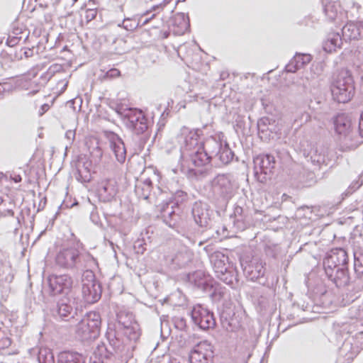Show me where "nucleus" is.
I'll return each mask as SVG.
<instances>
[{"label": "nucleus", "mask_w": 363, "mask_h": 363, "mask_svg": "<svg viewBox=\"0 0 363 363\" xmlns=\"http://www.w3.org/2000/svg\"><path fill=\"white\" fill-rule=\"evenodd\" d=\"M241 265L244 274L251 281H255L264 275L265 263L259 258L253 257L249 261L242 260Z\"/></svg>", "instance_id": "obj_15"}, {"label": "nucleus", "mask_w": 363, "mask_h": 363, "mask_svg": "<svg viewBox=\"0 0 363 363\" xmlns=\"http://www.w3.org/2000/svg\"><path fill=\"white\" fill-rule=\"evenodd\" d=\"M6 84H0V99H3L8 92V89L6 88Z\"/></svg>", "instance_id": "obj_53"}, {"label": "nucleus", "mask_w": 363, "mask_h": 363, "mask_svg": "<svg viewBox=\"0 0 363 363\" xmlns=\"http://www.w3.org/2000/svg\"><path fill=\"white\" fill-rule=\"evenodd\" d=\"M213 191L224 199H229L233 193V177L230 174L217 175L212 181Z\"/></svg>", "instance_id": "obj_13"}, {"label": "nucleus", "mask_w": 363, "mask_h": 363, "mask_svg": "<svg viewBox=\"0 0 363 363\" xmlns=\"http://www.w3.org/2000/svg\"><path fill=\"white\" fill-rule=\"evenodd\" d=\"M175 327L180 330H184L186 328V320L183 318H176L174 319Z\"/></svg>", "instance_id": "obj_47"}, {"label": "nucleus", "mask_w": 363, "mask_h": 363, "mask_svg": "<svg viewBox=\"0 0 363 363\" xmlns=\"http://www.w3.org/2000/svg\"><path fill=\"white\" fill-rule=\"evenodd\" d=\"M362 185V182H359V180L352 182L348 188L349 193H352V192L356 191Z\"/></svg>", "instance_id": "obj_49"}, {"label": "nucleus", "mask_w": 363, "mask_h": 363, "mask_svg": "<svg viewBox=\"0 0 363 363\" xmlns=\"http://www.w3.org/2000/svg\"><path fill=\"white\" fill-rule=\"evenodd\" d=\"M38 359L39 363H55L52 352L46 348H41L39 350Z\"/></svg>", "instance_id": "obj_40"}, {"label": "nucleus", "mask_w": 363, "mask_h": 363, "mask_svg": "<svg viewBox=\"0 0 363 363\" xmlns=\"http://www.w3.org/2000/svg\"><path fill=\"white\" fill-rule=\"evenodd\" d=\"M180 209L174 206L173 204L166 203L161 206L160 216L169 227L174 228L180 220Z\"/></svg>", "instance_id": "obj_18"}, {"label": "nucleus", "mask_w": 363, "mask_h": 363, "mask_svg": "<svg viewBox=\"0 0 363 363\" xmlns=\"http://www.w3.org/2000/svg\"><path fill=\"white\" fill-rule=\"evenodd\" d=\"M50 294L52 296L68 294L73 285V279L69 274L50 275L48 279Z\"/></svg>", "instance_id": "obj_12"}, {"label": "nucleus", "mask_w": 363, "mask_h": 363, "mask_svg": "<svg viewBox=\"0 0 363 363\" xmlns=\"http://www.w3.org/2000/svg\"><path fill=\"white\" fill-rule=\"evenodd\" d=\"M221 324L223 328L228 332L235 331L238 328V324L234 322L233 319L228 320L221 317Z\"/></svg>", "instance_id": "obj_43"}, {"label": "nucleus", "mask_w": 363, "mask_h": 363, "mask_svg": "<svg viewBox=\"0 0 363 363\" xmlns=\"http://www.w3.org/2000/svg\"><path fill=\"white\" fill-rule=\"evenodd\" d=\"M359 75L363 84V65L358 67Z\"/></svg>", "instance_id": "obj_60"}, {"label": "nucleus", "mask_w": 363, "mask_h": 363, "mask_svg": "<svg viewBox=\"0 0 363 363\" xmlns=\"http://www.w3.org/2000/svg\"><path fill=\"white\" fill-rule=\"evenodd\" d=\"M340 350L342 352H347L346 355H348V359L353 358V357L356 356L359 352L357 348L352 347V343L349 340L344 342Z\"/></svg>", "instance_id": "obj_41"}, {"label": "nucleus", "mask_w": 363, "mask_h": 363, "mask_svg": "<svg viewBox=\"0 0 363 363\" xmlns=\"http://www.w3.org/2000/svg\"><path fill=\"white\" fill-rule=\"evenodd\" d=\"M363 22L347 23L342 29V36L347 40H358L362 36Z\"/></svg>", "instance_id": "obj_26"}, {"label": "nucleus", "mask_w": 363, "mask_h": 363, "mask_svg": "<svg viewBox=\"0 0 363 363\" xmlns=\"http://www.w3.org/2000/svg\"><path fill=\"white\" fill-rule=\"evenodd\" d=\"M11 345V340L7 337L0 339V350L9 348Z\"/></svg>", "instance_id": "obj_48"}, {"label": "nucleus", "mask_w": 363, "mask_h": 363, "mask_svg": "<svg viewBox=\"0 0 363 363\" xmlns=\"http://www.w3.org/2000/svg\"><path fill=\"white\" fill-rule=\"evenodd\" d=\"M123 28L128 31H133L140 26V21L135 18H127L122 22Z\"/></svg>", "instance_id": "obj_42"}, {"label": "nucleus", "mask_w": 363, "mask_h": 363, "mask_svg": "<svg viewBox=\"0 0 363 363\" xmlns=\"http://www.w3.org/2000/svg\"><path fill=\"white\" fill-rule=\"evenodd\" d=\"M22 36H15L10 35L8 39V45L9 46H13L16 45L20 40H21Z\"/></svg>", "instance_id": "obj_50"}, {"label": "nucleus", "mask_w": 363, "mask_h": 363, "mask_svg": "<svg viewBox=\"0 0 363 363\" xmlns=\"http://www.w3.org/2000/svg\"><path fill=\"white\" fill-rule=\"evenodd\" d=\"M306 157L314 165L320 166L325 163V154L322 147H313Z\"/></svg>", "instance_id": "obj_32"}, {"label": "nucleus", "mask_w": 363, "mask_h": 363, "mask_svg": "<svg viewBox=\"0 0 363 363\" xmlns=\"http://www.w3.org/2000/svg\"><path fill=\"white\" fill-rule=\"evenodd\" d=\"M12 279H13V277L11 275L9 274L5 277V281L10 282V281H11Z\"/></svg>", "instance_id": "obj_62"}, {"label": "nucleus", "mask_w": 363, "mask_h": 363, "mask_svg": "<svg viewBox=\"0 0 363 363\" xmlns=\"http://www.w3.org/2000/svg\"><path fill=\"white\" fill-rule=\"evenodd\" d=\"M213 211L210 206L201 201L194 203L191 215L195 223L200 227H207L211 221Z\"/></svg>", "instance_id": "obj_14"}, {"label": "nucleus", "mask_w": 363, "mask_h": 363, "mask_svg": "<svg viewBox=\"0 0 363 363\" xmlns=\"http://www.w3.org/2000/svg\"><path fill=\"white\" fill-rule=\"evenodd\" d=\"M189 279L194 282L196 286L203 291H208L213 288L212 284L209 283V277L206 276L202 271L195 272L189 277Z\"/></svg>", "instance_id": "obj_29"}, {"label": "nucleus", "mask_w": 363, "mask_h": 363, "mask_svg": "<svg viewBox=\"0 0 363 363\" xmlns=\"http://www.w3.org/2000/svg\"><path fill=\"white\" fill-rule=\"evenodd\" d=\"M125 125L136 135L145 133L148 129V121L144 113L138 108H125L118 111Z\"/></svg>", "instance_id": "obj_7"}, {"label": "nucleus", "mask_w": 363, "mask_h": 363, "mask_svg": "<svg viewBox=\"0 0 363 363\" xmlns=\"http://www.w3.org/2000/svg\"><path fill=\"white\" fill-rule=\"evenodd\" d=\"M110 147L116 160L123 164L126 159V149L123 140L116 134H112L109 139Z\"/></svg>", "instance_id": "obj_21"}, {"label": "nucleus", "mask_w": 363, "mask_h": 363, "mask_svg": "<svg viewBox=\"0 0 363 363\" xmlns=\"http://www.w3.org/2000/svg\"><path fill=\"white\" fill-rule=\"evenodd\" d=\"M49 108L50 106L47 104L42 105L39 110V116H43L46 111H48Z\"/></svg>", "instance_id": "obj_56"}, {"label": "nucleus", "mask_w": 363, "mask_h": 363, "mask_svg": "<svg viewBox=\"0 0 363 363\" xmlns=\"http://www.w3.org/2000/svg\"><path fill=\"white\" fill-rule=\"evenodd\" d=\"M235 122L237 123V125L238 127H240V128L242 127V125H243L242 118L240 116H238L237 118L235 119Z\"/></svg>", "instance_id": "obj_59"}, {"label": "nucleus", "mask_w": 363, "mask_h": 363, "mask_svg": "<svg viewBox=\"0 0 363 363\" xmlns=\"http://www.w3.org/2000/svg\"><path fill=\"white\" fill-rule=\"evenodd\" d=\"M325 15L330 20H334L340 11V4L339 2H330L324 7Z\"/></svg>", "instance_id": "obj_38"}, {"label": "nucleus", "mask_w": 363, "mask_h": 363, "mask_svg": "<svg viewBox=\"0 0 363 363\" xmlns=\"http://www.w3.org/2000/svg\"><path fill=\"white\" fill-rule=\"evenodd\" d=\"M333 98L338 103H347L354 94V80L350 72L341 69L334 76L330 85Z\"/></svg>", "instance_id": "obj_3"}, {"label": "nucleus", "mask_w": 363, "mask_h": 363, "mask_svg": "<svg viewBox=\"0 0 363 363\" xmlns=\"http://www.w3.org/2000/svg\"><path fill=\"white\" fill-rule=\"evenodd\" d=\"M202 134L200 129L189 131L181 147V171L191 179L206 175V167L213 158L218 156L225 142L223 133H220L200 143Z\"/></svg>", "instance_id": "obj_1"}, {"label": "nucleus", "mask_w": 363, "mask_h": 363, "mask_svg": "<svg viewBox=\"0 0 363 363\" xmlns=\"http://www.w3.org/2000/svg\"><path fill=\"white\" fill-rule=\"evenodd\" d=\"M117 320L120 330L137 323L134 320L133 313L126 311H121L117 313Z\"/></svg>", "instance_id": "obj_37"}, {"label": "nucleus", "mask_w": 363, "mask_h": 363, "mask_svg": "<svg viewBox=\"0 0 363 363\" xmlns=\"http://www.w3.org/2000/svg\"><path fill=\"white\" fill-rule=\"evenodd\" d=\"M337 287H344L350 283V276L347 267L333 270L332 276H327Z\"/></svg>", "instance_id": "obj_27"}, {"label": "nucleus", "mask_w": 363, "mask_h": 363, "mask_svg": "<svg viewBox=\"0 0 363 363\" xmlns=\"http://www.w3.org/2000/svg\"><path fill=\"white\" fill-rule=\"evenodd\" d=\"M118 193L117 182L114 179L101 181L98 187L99 199L103 202L112 201Z\"/></svg>", "instance_id": "obj_17"}, {"label": "nucleus", "mask_w": 363, "mask_h": 363, "mask_svg": "<svg viewBox=\"0 0 363 363\" xmlns=\"http://www.w3.org/2000/svg\"><path fill=\"white\" fill-rule=\"evenodd\" d=\"M191 316L194 323L203 330H209L216 326L213 313L200 304L194 306Z\"/></svg>", "instance_id": "obj_10"}, {"label": "nucleus", "mask_w": 363, "mask_h": 363, "mask_svg": "<svg viewBox=\"0 0 363 363\" xmlns=\"http://www.w3.org/2000/svg\"><path fill=\"white\" fill-rule=\"evenodd\" d=\"M342 44L341 35L338 33H332L328 34L326 40L323 42V48L327 52H332L337 48H340Z\"/></svg>", "instance_id": "obj_30"}, {"label": "nucleus", "mask_w": 363, "mask_h": 363, "mask_svg": "<svg viewBox=\"0 0 363 363\" xmlns=\"http://www.w3.org/2000/svg\"><path fill=\"white\" fill-rule=\"evenodd\" d=\"M23 32H22V30L21 28H13V31H12V34H11V35H15V36H21L20 35L22 34Z\"/></svg>", "instance_id": "obj_58"}, {"label": "nucleus", "mask_w": 363, "mask_h": 363, "mask_svg": "<svg viewBox=\"0 0 363 363\" xmlns=\"http://www.w3.org/2000/svg\"><path fill=\"white\" fill-rule=\"evenodd\" d=\"M193 254L187 250L178 252L172 259V264L175 267L183 268L188 265L192 260Z\"/></svg>", "instance_id": "obj_31"}, {"label": "nucleus", "mask_w": 363, "mask_h": 363, "mask_svg": "<svg viewBox=\"0 0 363 363\" xmlns=\"http://www.w3.org/2000/svg\"><path fill=\"white\" fill-rule=\"evenodd\" d=\"M30 53H31V51L30 50H28V51H26L24 52V55H25L26 57H28L30 56Z\"/></svg>", "instance_id": "obj_63"}, {"label": "nucleus", "mask_w": 363, "mask_h": 363, "mask_svg": "<svg viewBox=\"0 0 363 363\" xmlns=\"http://www.w3.org/2000/svg\"><path fill=\"white\" fill-rule=\"evenodd\" d=\"M57 266L65 269L82 271L96 269V259L84 249L82 242L75 240L70 245L60 250L55 257Z\"/></svg>", "instance_id": "obj_2"}, {"label": "nucleus", "mask_w": 363, "mask_h": 363, "mask_svg": "<svg viewBox=\"0 0 363 363\" xmlns=\"http://www.w3.org/2000/svg\"><path fill=\"white\" fill-rule=\"evenodd\" d=\"M51 312L54 317L62 320H68L73 318L76 313L72 301L67 297L60 299L57 302L56 306L51 310Z\"/></svg>", "instance_id": "obj_16"}, {"label": "nucleus", "mask_w": 363, "mask_h": 363, "mask_svg": "<svg viewBox=\"0 0 363 363\" xmlns=\"http://www.w3.org/2000/svg\"><path fill=\"white\" fill-rule=\"evenodd\" d=\"M275 121L269 117H262L257 121V129L262 140H267L273 138L276 132Z\"/></svg>", "instance_id": "obj_20"}, {"label": "nucleus", "mask_w": 363, "mask_h": 363, "mask_svg": "<svg viewBox=\"0 0 363 363\" xmlns=\"http://www.w3.org/2000/svg\"><path fill=\"white\" fill-rule=\"evenodd\" d=\"M123 331V335L125 337V341L128 343L135 342L140 335L139 325L138 323H133L130 325H128L127 328H123L121 329Z\"/></svg>", "instance_id": "obj_34"}, {"label": "nucleus", "mask_w": 363, "mask_h": 363, "mask_svg": "<svg viewBox=\"0 0 363 363\" xmlns=\"http://www.w3.org/2000/svg\"><path fill=\"white\" fill-rule=\"evenodd\" d=\"M101 318L99 312H87L75 326V334L82 341L96 340L100 335Z\"/></svg>", "instance_id": "obj_4"}, {"label": "nucleus", "mask_w": 363, "mask_h": 363, "mask_svg": "<svg viewBox=\"0 0 363 363\" xmlns=\"http://www.w3.org/2000/svg\"><path fill=\"white\" fill-rule=\"evenodd\" d=\"M120 72L117 69H111L107 72V75L110 77L118 76Z\"/></svg>", "instance_id": "obj_57"}, {"label": "nucleus", "mask_w": 363, "mask_h": 363, "mask_svg": "<svg viewBox=\"0 0 363 363\" xmlns=\"http://www.w3.org/2000/svg\"><path fill=\"white\" fill-rule=\"evenodd\" d=\"M213 346L206 340L196 345L189 354L191 363H213Z\"/></svg>", "instance_id": "obj_11"}, {"label": "nucleus", "mask_w": 363, "mask_h": 363, "mask_svg": "<svg viewBox=\"0 0 363 363\" xmlns=\"http://www.w3.org/2000/svg\"><path fill=\"white\" fill-rule=\"evenodd\" d=\"M154 16H155V15H152V17H151V18H146V19L143 22V24H142V25L143 26V25L147 24V23L150 21V19H151Z\"/></svg>", "instance_id": "obj_64"}, {"label": "nucleus", "mask_w": 363, "mask_h": 363, "mask_svg": "<svg viewBox=\"0 0 363 363\" xmlns=\"http://www.w3.org/2000/svg\"><path fill=\"white\" fill-rule=\"evenodd\" d=\"M172 0H163L162 3H160L153 6L154 10L155 11L157 9H162L164 6L169 4Z\"/></svg>", "instance_id": "obj_52"}, {"label": "nucleus", "mask_w": 363, "mask_h": 363, "mask_svg": "<svg viewBox=\"0 0 363 363\" xmlns=\"http://www.w3.org/2000/svg\"><path fill=\"white\" fill-rule=\"evenodd\" d=\"M311 60L312 57L308 54H296L286 65L285 69L287 72L294 73L303 68Z\"/></svg>", "instance_id": "obj_25"}, {"label": "nucleus", "mask_w": 363, "mask_h": 363, "mask_svg": "<svg viewBox=\"0 0 363 363\" xmlns=\"http://www.w3.org/2000/svg\"><path fill=\"white\" fill-rule=\"evenodd\" d=\"M234 156V152L231 150L229 145L225 141L219 150V154H218L216 157H218L222 164H228L233 161Z\"/></svg>", "instance_id": "obj_36"}, {"label": "nucleus", "mask_w": 363, "mask_h": 363, "mask_svg": "<svg viewBox=\"0 0 363 363\" xmlns=\"http://www.w3.org/2000/svg\"><path fill=\"white\" fill-rule=\"evenodd\" d=\"M14 212L11 209H6L0 212V218L6 216H13Z\"/></svg>", "instance_id": "obj_51"}, {"label": "nucleus", "mask_w": 363, "mask_h": 363, "mask_svg": "<svg viewBox=\"0 0 363 363\" xmlns=\"http://www.w3.org/2000/svg\"><path fill=\"white\" fill-rule=\"evenodd\" d=\"M334 129L337 135L340 136L342 147L346 150L356 149L359 142L357 140L352 130V122L350 118L345 115H337L333 120Z\"/></svg>", "instance_id": "obj_5"}, {"label": "nucleus", "mask_w": 363, "mask_h": 363, "mask_svg": "<svg viewBox=\"0 0 363 363\" xmlns=\"http://www.w3.org/2000/svg\"><path fill=\"white\" fill-rule=\"evenodd\" d=\"M12 179L14 181V182L18 183L21 182L22 178L20 175L17 174L14 175V177H12Z\"/></svg>", "instance_id": "obj_61"}, {"label": "nucleus", "mask_w": 363, "mask_h": 363, "mask_svg": "<svg viewBox=\"0 0 363 363\" xmlns=\"http://www.w3.org/2000/svg\"><path fill=\"white\" fill-rule=\"evenodd\" d=\"M94 269L84 270L82 276V294L87 303H94L101 296L102 288L101 284L96 279Z\"/></svg>", "instance_id": "obj_8"}, {"label": "nucleus", "mask_w": 363, "mask_h": 363, "mask_svg": "<svg viewBox=\"0 0 363 363\" xmlns=\"http://www.w3.org/2000/svg\"><path fill=\"white\" fill-rule=\"evenodd\" d=\"M255 168L257 173V169L264 174H270L274 168L275 160L274 156L266 154L257 156L254 159Z\"/></svg>", "instance_id": "obj_22"}, {"label": "nucleus", "mask_w": 363, "mask_h": 363, "mask_svg": "<svg viewBox=\"0 0 363 363\" xmlns=\"http://www.w3.org/2000/svg\"><path fill=\"white\" fill-rule=\"evenodd\" d=\"M135 248L137 250L138 253H143L145 248L143 247L141 242L138 241L135 245Z\"/></svg>", "instance_id": "obj_55"}, {"label": "nucleus", "mask_w": 363, "mask_h": 363, "mask_svg": "<svg viewBox=\"0 0 363 363\" xmlns=\"http://www.w3.org/2000/svg\"><path fill=\"white\" fill-rule=\"evenodd\" d=\"M216 277L228 285H233L235 281H238V272L232 265L228 267L227 270L216 274Z\"/></svg>", "instance_id": "obj_35"}, {"label": "nucleus", "mask_w": 363, "mask_h": 363, "mask_svg": "<svg viewBox=\"0 0 363 363\" xmlns=\"http://www.w3.org/2000/svg\"><path fill=\"white\" fill-rule=\"evenodd\" d=\"M173 201L170 203L174 206H177L179 208V206L185 203L189 200V196L186 192L182 190H177L173 194Z\"/></svg>", "instance_id": "obj_39"}, {"label": "nucleus", "mask_w": 363, "mask_h": 363, "mask_svg": "<svg viewBox=\"0 0 363 363\" xmlns=\"http://www.w3.org/2000/svg\"><path fill=\"white\" fill-rule=\"evenodd\" d=\"M106 339L108 342V346H106L104 343L98 345L97 352L101 357L109 358L111 355L116 354L123 355L125 352L133 346L129 345L125 340H121L116 330L108 328L106 333Z\"/></svg>", "instance_id": "obj_6"}, {"label": "nucleus", "mask_w": 363, "mask_h": 363, "mask_svg": "<svg viewBox=\"0 0 363 363\" xmlns=\"http://www.w3.org/2000/svg\"><path fill=\"white\" fill-rule=\"evenodd\" d=\"M152 188V182L150 179L137 180L135 192L139 199L147 200Z\"/></svg>", "instance_id": "obj_28"}, {"label": "nucleus", "mask_w": 363, "mask_h": 363, "mask_svg": "<svg viewBox=\"0 0 363 363\" xmlns=\"http://www.w3.org/2000/svg\"><path fill=\"white\" fill-rule=\"evenodd\" d=\"M57 363H86V357L78 352H62L58 356Z\"/></svg>", "instance_id": "obj_33"}, {"label": "nucleus", "mask_w": 363, "mask_h": 363, "mask_svg": "<svg viewBox=\"0 0 363 363\" xmlns=\"http://www.w3.org/2000/svg\"><path fill=\"white\" fill-rule=\"evenodd\" d=\"M225 294H226L225 288L216 286V287H215L213 292L212 293V296L213 298L219 301L221 298H224Z\"/></svg>", "instance_id": "obj_44"}, {"label": "nucleus", "mask_w": 363, "mask_h": 363, "mask_svg": "<svg viewBox=\"0 0 363 363\" xmlns=\"http://www.w3.org/2000/svg\"><path fill=\"white\" fill-rule=\"evenodd\" d=\"M359 135L363 138V111L360 115L359 123Z\"/></svg>", "instance_id": "obj_54"}, {"label": "nucleus", "mask_w": 363, "mask_h": 363, "mask_svg": "<svg viewBox=\"0 0 363 363\" xmlns=\"http://www.w3.org/2000/svg\"><path fill=\"white\" fill-rule=\"evenodd\" d=\"M91 162L85 155H81L78 157L76 163L77 172L75 177L79 182L86 183L91 181Z\"/></svg>", "instance_id": "obj_19"}, {"label": "nucleus", "mask_w": 363, "mask_h": 363, "mask_svg": "<svg viewBox=\"0 0 363 363\" xmlns=\"http://www.w3.org/2000/svg\"><path fill=\"white\" fill-rule=\"evenodd\" d=\"M75 130H68L65 133V138L67 140L68 143L66 145V150L68 147V145H71L74 140L75 138Z\"/></svg>", "instance_id": "obj_46"}, {"label": "nucleus", "mask_w": 363, "mask_h": 363, "mask_svg": "<svg viewBox=\"0 0 363 363\" xmlns=\"http://www.w3.org/2000/svg\"><path fill=\"white\" fill-rule=\"evenodd\" d=\"M189 26L188 16L184 13H179L172 18L170 29L175 35H182L189 29Z\"/></svg>", "instance_id": "obj_23"}, {"label": "nucleus", "mask_w": 363, "mask_h": 363, "mask_svg": "<svg viewBox=\"0 0 363 363\" xmlns=\"http://www.w3.org/2000/svg\"><path fill=\"white\" fill-rule=\"evenodd\" d=\"M348 255L343 248L332 249L323 259V267L326 276H332L333 270L347 267Z\"/></svg>", "instance_id": "obj_9"}, {"label": "nucleus", "mask_w": 363, "mask_h": 363, "mask_svg": "<svg viewBox=\"0 0 363 363\" xmlns=\"http://www.w3.org/2000/svg\"><path fill=\"white\" fill-rule=\"evenodd\" d=\"M228 259V257L221 252L216 251L211 254L210 261L216 275L227 270V268L231 266Z\"/></svg>", "instance_id": "obj_24"}, {"label": "nucleus", "mask_w": 363, "mask_h": 363, "mask_svg": "<svg viewBox=\"0 0 363 363\" xmlns=\"http://www.w3.org/2000/svg\"><path fill=\"white\" fill-rule=\"evenodd\" d=\"M97 14V10L96 9H88L85 11L84 18L87 22L94 20Z\"/></svg>", "instance_id": "obj_45"}]
</instances>
